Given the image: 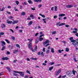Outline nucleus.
<instances>
[{"mask_svg": "<svg viewBox=\"0 0 78 78\" xmlns=\"http://www.w3.org/2000/svg\"><path fill=\"white\" fill-rule=\"evenodd\" d=\"M69 39L70 41H71V42H74V43L73 44V45L74 46H75V45H77L78 44V39H77L75 40H73V37H70L69 38Z\"/></svg>", "mask_w": 78, "mask_h": 78, "instance_id": "obj_1", "label": "nucleus"}, {"mask_svg": "<svg viewBox=\"0 0 78 78\" xmlns=\"http://www.w3.org/2000/svg\"><path fill=\"white\" fill-rule=\"evenodd\" d=\"M50 42V41L48 40H46L45 42H43V44L44 47H47V46H48V45H50V44H48Z\"/></svg>", "mask_w": 78, "mask_h": 78, "instance_id": "obj_2", "label": "nucleus"}, {"mask_svg": "<svg viewBox=\"0 0 78 78\" xmlns=\"http://www.w3.org/2000/svg\"><path fill=\"white\" fill-rule=\"evenodd\" d=\"M1 45L2 47H3L4 45H6V43L3 41H1Z\"/></svg>", "mask_w": 78, "mask_h": 78, "instance_id": "obj_3", "label": "nucleus"}, {"mask_svg": "<svg viewBox=\"0 0 78 78\" xmlns=\"http://www.w3.org/2000/svg\"><path fill=\"white\" fill-rule=\"evenodd\" d=\"M61 69H59L56 73V76H58L61 73Z\"/></svg>", "mask_w": 78, "mask_h": 78, "instance_id": "obj_4", "label": "nucleus"}, {"mask_svg": "<svg viewBox=\"0 0 78 78\" xmlns=\"http://www.w3.org/2000/svg\"><path fill=\"white\" fill-rule=\"evenodd\" d=\"M13 72H15V73H19L20 74H22V73H23L22 72L14 71Z\"/></svg>", "mask_w": 78, "mask_h": 78, "instance_id": "obj_5", "label": "nucleus"}, {"mask_svg": "<svg viewBox=\"0 0 78 78\" xmlns=\"http://www.w3.org/2000/svg\"><path fill=\"white\" fill-rule=\"evenodd\" d=\"M32 46H33V45L32 44V43H30L28 45V47L29 48H31V47H32Z\"/></svg>", "mask_w": 78, "mask_h": 78, "instance_id": "obj_6", "label": "nucleus"}, {"mask_svg": "<svg viewBox=\"0 0 78 78\" xmlns=\"http://www.w3.org/2000/svg\"><path fill=\"white\" fill-rule=\"evenodd\" d=\"M66 8H72V5H66Z\"/></svg>", "mask_w": 78, "mask_h": 78, "instance_id": "obj_7", "label": "nucleus"}, {"mask_svg": "<svg viewBox=\"0 0 78 78\" xmlns=\"http://www.w3.org/2000/svg\"><path fill=\"white\" fill-rule=\"evenodd\" d=\"M66 16V14H61L59 15V16L64 17V16Z\"/></svg>", "mask_w": 78, "mask_h": 78, "instance_id": "obj_8", "label": "nucleus"}, {"mask_svg": "<svg viewBox=\"0 0 78 78\" xmlns=\"http://www.w3.org/2000/svg\"><path fill=\"white\" fill-rule=\"evenodd\" d=\"M13 52V53H17L19 52V50H14Z\"/></svg>", "mask_w": 78, "mask_h": 78, "instance_id": "obj_9", "label": "nucleus"}, {"mask_svg": "<svg viewBox=\"0 0 78 78\" xmlns=\"http://www.w3.org/2000/svg\"><path fill=\"white\" fill-rule=\"evenodd\" d=\"M6 27V25L5 24L2 23L1 25V27L2 28H4Z\"/></svg>", "mask_w": 78, "mask_h": 78, "instance_id": "obj_10", "label": "nucleus"}, {"mask_svg": "<svg viewBox=\"0 0 78 78\" xmlns=\"http://www.w3.org/2000/svg\"><path fill=\"white\" fill-rule=\"evenodd\" d=\"M9 58L8 57H4L2 58V60H8Z\"/></svg>", "mask_w": 78, "mask_h": 78, "instance_id": "obj_11", "label": "nucleus"}, {"mask_svg": "<svg viewBox=\"0 0 78 78\" xmlns=\"http://www.w3.org/2000/svg\"><path fill=\"white\" fill-rule=\"evenodd\" d=\"M34 1L35 2H41L42 0H34Z\"/></svg>", "mask_w": 78, "mask_h": 78, "instance_id": "obj_12", "label": "nucleus"}, {"mask_svg": "<svg viewBox=\"0 0 78 78\" xmlns=\"http://www.w3.org/2000/svg\"><path fill=\"white\" fill-rule=\"evenodd\" d=\"M39 15L40 16H41L43 18H45V15H43L41 13H40Z\"/></svg>", "mask_w": 78, "mask_h": 78, "instance_id": "obj_13", "label": "nucleus"}, {"mask_svg": "<svg viewBox=\"0 0 78 78\" xmlns=\"http://www.w3.org/2000/svg\"><path fill=\"white\" fill-rule=\"evenodd\" d=\"M28 2H29V4H32V1L31 0H29L28 1Z\"/></svg>", "mask_w": 78, "mask_h": 78, "instance_id": "obj_14", "label": "nucleus"}, {"mask_svg": "<svg viewBox=\"0 0 78 78\" xmlns=\"http://www.w3.org/2000/svg\"><path fill=\"white\" fill-rule=\"evenodd\" d=\"M38 41H39V37H37L36 39L35 43L36 44H37V42H38Z\"/></svg>", "mask_w": 78, "mask_h": 78, "instance_id": "obj_15", "label": "nucleus"}, {"mask_svg": "<svg viewBox=\"0 0 78 78\" xmlns=\"http://www.w3.org/2000/svg\"><path fill=\"white\" fill-rule=\"evenodd\" d=\"M5 48H6V47L4 46L1 49V50H2V51H3V50H5Z\"/></svg>", "mask_w": 78, "mask_h": 78, "instance_id": "obj_16", "label": "nucleus"}, {"mask_svg": "<svg viewBox=\"0 0 78 78\" xmlns=\"http://www.w3.org/2000/svg\"><path fill=\"white\" fill-rule=\"evenodd\" d=\"M46 19H47V18L43 19V20L44 22V23H47V22H46V21H45V20H46Z\"/></svg>", "mask_w": 78, "mask_h": 78, "instance_id": "obj_17", "label": "nucleus"}, {"mask_svg": "<svg viewBox=\"0 0 78 78\" xmlns=\"http://www.w3.org/2000/svg\"><path fill=\"white\" fill-rule=\"evenodd\" d=\"M51 52L52 53H54L55 52V51H54V49L53 48H51Z\"/></svg>", "mask_w": 78, "mask_h": 78, "instance_id": "obj_18", "label": "nucleus"}, {"mask_svg": "<svg viewBox=\"0 0 78 78\" xmlns=\"http://www.w3.org/2000/svg\"><path fill=\"white\" fill-rule=\"evenodd\" d=\"M32 23H33V21H31L29 23L28 25H29V26H30V25H31Z\"/></svg>", "mask_w": 78, "mask_h": 78, "instance_id": "obj_19", "label": "nucleus"}, {"mask_svg": "<svg viewBox=\"0 0 78 78\" xmlns=\"http://www.w3.org/2000/svg\"><path fill=\"white\" fill-rule=\"evenodd\" d=\"M43 39H44V38L42 37H39V40L40 41H43Z\"/></svg>", "mask_w": 78, "mask_h": 78, "instance_id": "obj_20", "label": "nucleus"}, {"mask_svg": "<svg viewBox=\"0 0 78 78\" xmlns=\"http://www.w3.org/2000/svg\"><path fill=\"white\" fill-rule=\"evenodd\" d=\"M11 39L13 40V41H15L16 40V39L15 38V37L14 36L11 37Z\"/></svg>", "mask_w": 78, "mask_h": 78, "instance_id": "obj_21", "label": "nucleus"}, {"mask_svg": "<svg viewBox=\"0 0 78 78\" xmlns=\"http://www.w3.org/2000/svg\"><path fill=\"white\" fill-rule=\"evenodd\" d=\"M22 16H25V12H23L21 14Z\"/></svg>", "mask_w": 78, "mask_h": 78, "instance_id": "obj_22", "label": "nucleus"}, {"mask_svg": "<svg viewBox=\"0 0 78 78\" xmlns=\"http://www.w3.org/2000/svg\"><path fill=\"white\" fill-rule=\"evenodd\" d=\"M12 22V21H9L8 20H7V23L9 24L11 23Z\"/></svg>", "mask_w": 78, "mask_h": 78, "instance_id": "obj_23", "label": "nucleus"}, {"mask_svg": "<svg viewBox=\"0 0 78 78\" xmlns=\"http://www.w3.org/2000/svg\"><path fill=\"white\" fill-rule=\"evenodd\" d=\"M64 25H65V23H62L60 24L59 25H58V26L59 27L60 26Z\"/></svg>", "mask_w": 78, "mask_h": 78, "instance_id": "obj_24", "label": "nucleus"}, {"mask_svg": "<svg viewBox=\"0 0 78 78\" xmlns=\"http://www.w3.org/2000/svg\"><path fill=\"white\" fill-rule=\"evenodd\" d=\"M53 69V66L49 68V70H51Z\"/></svg>", "mask_w": 78, "mask_h": 78, "instance_id": "obj_25", "label": "nucleus"}, {"mask_svg": "<svg viewBox=\"0 0 78 78\" xmlns=\"http://www.w3.org/2000/svg\"><path fill=\"white\" fill-rule=\"evenodd\" d=\"M41 56H42V57H44V52H43L41 53Z\"/></svg>", "mask_w": 78, "mask_h": 78, "instance_id": "obj_26", "label": "nucleus"}, {"mask_svg": "<svg viewBox=\"0 0 78 78\" xmlns=\"http://www.w3.org/2000/svg\"><path fill=\"white\" fill-rule=\"evenodd\" d=\"M15 3H16L17 5H18L19 4V2L18 1H16L15 2Z\"/></svg>", "mask_w": 78, "mask_h": 78, "instance_id": "obj_27", "label": "nucleus"}, {"mask_svg": "<svg viewBox=\"0 0 78 78\" xmlns=\"http://www.w3.org/2000/svg\"><path fill=\"white\" fill-rule=\"evenodd\" d=\"M5 41L7 42V43H8V44H10V42H9V40H8V39H5Z\"/></svg>", "mask_w": 78, "mask_h": 78, "instance_id": "obj_28", "label": "nucleus"}, {"mask_svg": "<svg viewBox=\"0 0 78 78\" xmlns=\"http://www.w3.org/2000/svg\"><path fill=\"white\" fill-rule=\"evenodd\" d=\"M6 69H7L8 70L9 72H11V69H10V68L7 67L6 68Z\"/></svg>", "mask_w": 78, "mask_h": 78, "instance_id": "obj_29", "label": "nucleus"}, {"mask_svg": "<svg viewBox=\"0 0 78 78\" xmlns=\"http://www.w3.org/2000/svg\"><path fill=\"white\" fill-rule=\"evenodd\" d=\"M57 9H58V7L56 6H55V11H57Z\"/></svg>", "mask_w": 78, "mask_h": 78, "instance_id": "obj_30", "label": "nucleus"}, {"mask_svg": "<svg viewBox=\"0 0 78 78\" xmlns=\"http://www.w3.org/2000/svg\"><path fill=\"white\" fill-rule=\"evenodd\" d=\"M18 22V21H15L14 22H13V23H12L13 24H15V23H17Z\"/></svg>", "mask_w": 78, "mask_h": 78, "instance_id": "obj_31", "label": "nucleus"}, {"mask_svg": "<svg viewBox=\"0 0 78 78\" xmlns=\"http://www.w3.org/2000/svg\"><path fill=\"white\" fill-rule=\"evenodd\" d=\"M27 73H29V74H30V75H31V73H30V72L29 71H28V70H27L26 71Z\"/></svg>", "mask_w": 78, "mask_h": 78, "instance_id": "obj_32", "label": "nucleus"}, {"mask_svg": "<svg viewBox=\"0 0 78 78\" xmlns=\"http://www.w3.org/2000/svg\"><path fill=\"white\" fill-rule=\"evenodd\" d=\"M66 51L68 52L69 51V49L68 48H66Z\"/></svg>", "mask_w": 78, "mask_h": 78, "instance_id": "obj_33", "label": "nucleus"}, {"mask_svg": "<svg viewBox=\"0 0 78 78\" xmlns=\"http://www.w3.org/2000/svg\"><path fill=\"white\" fill-rule=\"evenodd\" d=\"M16 46L17 47H18V48H20V45L19 44H16Z\"/></svg>", "mask_w": 78, "mask_h": 78, "instance_id": "obj_34", "label": "nucleus"}, {"mask_svg": "<svg viewBox=\"0 0 78 78\" xmlns=\"http://www.w3.org/2000/svg\"><path fill=\"white\" fill-rule=\"evenodd\" d=\"M50 52V51L48 50H47V51H46V53H47V54H48Z\"/></svg>", "mask_w": 78, "mask_h": 78, "instance_id": "obj_35", "label": "nucleus"}, {"mask_svg": "<svg viewBox=\"0 0 78 78\" xmlns=\"http://www.w3.org/2000/svg\"><path fill=\"white\" fill-rule=\"evenodd\" d=\"M72 72L73 75H75V71L73 69Z\"/></svg>", "mask_w": 78, "mask_h": 78, "instance_id": "obj_36", "label": "nucleus"}, {"mask_svg": "<svg viewBox=\"0 0 78 78\" xmlns=\"http://www.w3.org/2000/svg\"><path fill=\"white\" fill-rule=\"evenodd\" d=\"M17 60H14L13 62V63H15L16 62H17Z\"/></svg>", "mask_w": 78, "mask_h": 78, "instance_id": "obj_37", "label": "nucleus"}, {"mask_svg": "<svg viewBox=\"0 0 78 78\" xmlns=\"http://www.w3.org/2000/svg\"><path fill=\"white\" fill-rule=\"evenodd\" d=\"M56 31H53V32L52 33V34H56Z\"/></svg>", "mask_w": 78, "mask_h": 78, "instance_id": "obj_38", "label": "nucleus"}, {"mask_svg": "<svg viewBox=\"0 0 78 78\" xmlns=\"http://www.w3.org/2000/svg\"><path fill=\"white\" fill-rule=\"evenodd\" d=\"M44 36V34H42L40 35V36L39 37H42V36Z\"/></svg>", "mask_w": 78, "mask_h": 78, "instance_id": "obj_39", "label": "nucleus"}, {"mask_svg": "<svg viewBox=\"0 0 78 78\" xmlns=\"http://www.w3.org/2000/svg\"><path fill=\"white\" fill-rule=\"evenodd\" d=\"M73 60L75 62H77V61L76 60V58H73Z\"/></svg>", "mask_w": 78, "mask_h": 78, "instance_id": "obj_40", "label": "nucleus"}, {"mask_svg": "<svg viewBox=\"0 0 78 78\" xmlns=\"http://www.w3.org/2000/svg\"><path fill=\"white\" fill-rule=\"evenodd\" d=\"M37 45H36L35 47V49H34L35 50H37Z\"/></svg>", "mask_w": 78, "mask_h": 78, "instance_id": "obj_41", "label": "nucleus"}, {"mask_svg": "<svg viewBox=\"0 0 78 78\" xmlns=\"http://www.w3.org/2000/svg\"><path fill=\"white\" fill-rule=\"evenodd\" d=\"M4 33L3 32H1L0 33V35H4Z\"/></svg>", "mask_w": 78, "mask_h": 78, "instance_id": "obj_42", "label": "nucleus"}, {"mask_svg": "<svg viewBox=\"0 0 78 78\" xmlns=\"http://www.w3.org/2000/svg\"><path fill=\"white\" fill-rule=\"evenodd\" d=\"M9 30H10V31H12V33H14V31H13V30H12V29H10Z\"/></svg>", "mask_w": 78, "mask_h": 78, "instance_id": "obj_43", "label": "nucleus"}, {"mask_svg": "<svg viewBox=\"0 0 78 78\" xmlns=\"http://www.w3.org/2000/svg\"><path fill=\"white\" fill-rule=\"evenodd\" d=\"M7 13L8 14H11V12H9L8 11H6Z\"/></svg>", "mask_w": 78, "mask_h": 78, "instance_id": "obj_44", "label": "nucleus"}, {"mask_svg": "<svg viewBox=\"0 0 78 78\" xmlns=\"http://www.w3.org/2000/svg\"><path fill=\"white\" fill-rule=\"evenodd\" d=\"M57 17H58V16H57L55 15L54 16V19H56V18H57Z\"/></svg>", "mask_w": 78, "mask_h": 78, "instance_id": "obj_45", "label": "nucleus"}, {"mask_svg": "<svg viewBox=\"0 0 78 78\" xmlns=\"http://www.w3.org/2000/svg\"><path fill=\"white\" fill-rule=\"evenodd\" d=\"M13 16H9V19H13Z\"/></svg>", "mask_w": 78, "mask_h": 78, "instance_id": "obj_46", "label": "nucleus"}, {"mask_svg": "<svg viewBox=\"0 0 78 78\" xmlns=\"http://www.w3.org/2000/svg\"><path fill=\"white\" fill-rule=\"evenodd\" d=\"M55 64V63L54 62H51L50 63V65H53V64Z\"/></svg>", "mask_w": 78, "mask_h": 78, "instance_id": "obj_47", "label": "nucleus"}, {"mask_svg": "<svg viewBox=\"0 0 78 78\" xmlns=\"http://www.w3.org/2000/svg\"><path fill=\"white\" fill-rule=\"evenodd\" d=\"M38 6V8H41V6H42V4L39 5Z\"/></svg>", "mask_w": 78, "mask_h": 78, "instance_id": "obj_48", "label": "nucleus"}, {"mask_svg": "<svg viewBox=\"0 0 78 78\" xmlns=\"http://www.w3.org/2000/svg\"><path fill=\"white\" fill-rule=\"evenodd\" d=\"M30 17H34V16H33V14H31L30 16Z\"/></svg>", "mask_w": 78, "mask_h": 78, "instance_id": "obj_49", "label": "nucleus"}, {"mask_svg": "<svg viewBox=\"0 0 78 78\" xmlns=\"http://www.w3.org/2000/svg\"><path fill=\"white\" fill-rule=\"evenodd\" d=\"M45 48H43V52H45Z\"/></svg>", "mask_w": 78, "mask_h": 78, "instance_id": "obj_50", "label": "nucleus"}, {"mask_svg": "<svg viewBox=\"0 0 78 78\" xmlns=\"http://www.w3.org/2000/svg\"><path fill=\"white\" fill-rule=\"evenodd\" d=\"M73 33H77V31H73Z\"/></svg>", "mask_w": 78, "mask_h": 78, "instance_id": "obj_51", "label": "nucleus"}, {"mask_svg": "<svg viewBox=\"0 0 78 78\" xmlns=\"http://www.w3.org/2000/svg\"><path fill=\"white\" fill-rule=\"evenodd\" d=\"M27 20H31L30 17L28 16V18L27 19Z\"/></svg>", "mask_w": 78, "mask_h": 78, "instance_id": "obj_52", "label": "nucleus"}, {"mask_svg": "<svg viewBox=\"0 0 78 78\" xmlns=\"http://www.w3.org/2000/svg\"><path fill=\"white\" fill-rule=\"evenodd\" d=\"M14 76H18V74L16 73H14L13 74Z\"/></svg>", "mask_w": 78, "mask_h": 78, "instance_id": "obj_53", "label": "nucleus"}, {"mask_svg": "<svg viewBox=\"0 0 78 78\" xmlns=\"http://www.w3.org/2000/svg\"><path fill=\"white\" fill-rule=\"evenodd\" d=\"M33 39H31L30 41H29V43H31V42H32V41H33Z\"/></svg>", "mask_w": 78, "mask_h": 78, "instance_id": "obj_54", "label": "nucleus"}, {"mask_svg": "<svg viewBox=\"0 0 78 78\" xmlns=\"http://www.w3.org/2000/svg\"><path fill=\"white\" fill-rule=\"evenodd\" d=\"M11 53H10V52H9V51H7V55H9V54H10Z\"/></svg>", "mask_w": 78, "mask_h": 78, "instance_id": "obj_55", "label": "nucleus"}, {"mask_svg": "<svg viewBox=\"0 0 78 78\" xmlns=\"http://www.w3.org/2000/svg\"><path fill=\"white\" fill-rule=\"evenodd\" d=\"M20 76H24V74H20Z\"/></svg>", "mask_w": 78, "mask_h": 78, "instance_id": "obj_56", "label": "nucleus"}, {"mask_svg": "<svg viewBox=\"0 0 78 78\" xmlns=\"http://www.w3.org/2000/svg\"><path fill=\"white\" fill-rule=\"evenodd\" d=\"M67 75H71V73H67Z\"/></svg>", "mask_w": 78, "mask_h": 78, "instance_id": "obj_57", "label": "nucleus"}, {"mask_svg": "<svg viewBox=\"0 0 78 78\" xmlns=\"http://www.w3.org/2000/svg\"><path fill=\"white\" fill-rule=\"evenodd\" d=\"M24 4L25 5H27V2H24Z\"/></svg>", "mask_w": 78, "mask_h": 78, "instance_id": "obj_58", "label": "nucleus"}, {"mask_svg": "<svg viewBox=\"0 0 78 78\" xmlns=\"http://www.w3.org/2000/svg\"><path fill=\"white\" fill-rule=\"evenodd\" d=\"M32 59H33V60H36V59H37V58H32Z\"/></svg>", "mask_w": 78, "mask_h": 78, "instance_id": "obj_59", "label": "nucleus"}, {"mask_svg": "<svg viewBox=\"0 0 78 78\" xmlns=\"http://www.w3.org/2000/svg\"><path fill=\"white\" fill-rule=\"evenodd\" d=\"M62 77L63 78H66V75H65L64 76H62Z\"/></svg>", "mask_w": 78, "mask_h": 78, "instance_id": "obj_60", "label": "nucleus"}, {"mask_svg": "<svg viewBox=\"0 0 78 78\" xmlns=\"http://www.w3.org/2000/svg\"><path fill=\"white\" fill-rule=\"evenodd\" d=\"M3 73L2 72L0 73V76H2V75H3Z\"/></svg>", "mask_w": 78, "mask_h": 78, "instance_id": "obj_61", "label": "nucleus"}, {"mask_svg": "<svg viewBox=\"0 0 78 78\" xmlns=\"http://www.w3.org/2000/svg\"><path fill=\"white\" fill-rule=\"evenodd\" d=\"M14 48V46H11V49H12Z\"/></svg>", "mask_w": 78, "mask_h": 78, "instance_id": "obj_62", "label": "nucleus"}, {"mask_svg": "<svg viewBox=\"0 0 78 78\" xmlns=\"http://www.w3.org/2000/svg\"><path fill=\"white\" fill-rule=\"evenodd\" d=\"M66 27H69V25H66Z\"/></svg>", "mask_w": 78, "mask_h": 78, "instance_id": "obj_63", "label": "nucleus"}, {"mask_svg": "<svg viewBox=\"0 0 78 78\" xmlns=\"http://www.w3.org/2000/svg\"><path fill=\"white\" fill-rule=\"evenodd\" d=\"M76 36H77V37H78V33H76L75 34Z\"/></svg>", "mask_w": 78, "mask_h": 78, "instance_id": "obj_64", "label": "nucleus"}]
</instances>
